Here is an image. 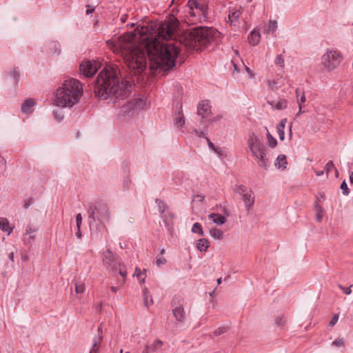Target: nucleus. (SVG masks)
I'll return each mask as SVG.
<instances>
[{
	"instance_id": "1",
	"label": "nucleus",
	"mask_w": 353,
	"mask_h": 353,
	"mask_svg": "<svg viewBox=\"0 0 353 353\" xmlns=\"http://www.w3.org/2000/svg\"><path fill=\"white\" fill-rule=\"evenodd\" d=\"M179 21L170 17L168 20L150 26L137 27L134 32L114 37L106 41L109 49L121 55L125 65L134 74H141L146 68V57L152 74L168 71L176 64L179 49L175 38Z\"/></svg>"
},
{
	"instance_id": "2",
	"label": "nucleus",
	"mask_w": 353,
	"mask_h": 353,
	"mask_svg": "<svg viewBox=\"0 0 353 353\" xmlns=\"http://www.w3.org/2000/svg\"><path fill=\"white\" fill-rule=\"evenodd\" d=\"M133 79H123L120 82L116 72L112 68H105L98 74L94 84V93L99 98L116 100L127 98L130 94Z\"/></svg>"
},
{
	"instance_id": "3",
	"label": "nucleus",
	"mask_w": 353,
	"mask_h": 353,
	"mask_svg": "<svg viewBox=\"0 0 353 353\" xmlns=\"http://www.w3.org/2000/svg\"><path fill=\"white\" fill-rule=\"evenodd\" d=\"M218 34L212 28L199 27L185 32L179 37V42L188 50H198L212 42Z\"/></svg>"
},
{
	"instance_id": "4",
	"label": "nucleus",
	"mask_w": 353,
	"mask_h": 353,
	"mask_svg": "<svg viewBox=\"0 0 353 353\" xmlns=\"http://www.w3.org/2000/svg\"><path fill=\"white\" fill-rule=\"evenodd\" d=\"M83 93V85L75 79L64 81L56 92L55 104L57 106L71 108L80 99Z\"/></svg>"
},
{
	"instance_id": "5",
	"label": "nucleus",
	"mask_w": 353,
	"mask_h": 353,
	"mask_svg": "<svg viewBox=\"0 0 353 353\" xmlns=\"http://www.w3.org/2000/svg\"><path fill=\"white\" fill-rule=\"evenodd\" d=\"M248 145L252 156L257 161L258 165L264 169H268L270 162L266 157V147L261 139L253 132L250 134Z\"/></svg>"
},
{
	"instance_id": "6",
	"label": "nucleus",
	"mask_w": 353,
	"mask_h": 353,
	"mask_svg": "<svg viewBox=\"0 0 353 353\" xmlns=\"http://www.w3.org/2000/svg\"><path fill=\"white\" fill-rule=\"evenodd\" d=\"M188 13L192 18V23L203 22L207 19L208 7L201 0H188Z\"/></svg>"
},
{
	"instance_id": "7",
	"label": "nucleus",
	"mask_w": 353,
	"mask_h": 353,
	"mask_svg": "<svg viewBox=\"0 0 353 353\" xmlns=\"http://www.w3.org/2000/svg\"><path fill=\"white\" fill-rule=\"evenodd\" d=\"M343 56L339 50L327 49L321 57V65L328 72L336 69L341 63Z\"/></svg>"
},
{
	"instance_id": "8",
	"label": "nucleus",
	"mask_w": 353,
	"mask_h": 353,
	"mask_svg": "<svg viewBox=\"0 0 353 353\" xmlns=\"http://www.w3.org/2000/svg\"><path fill=\"white\" fill-rule=\"evenodd\" d=\"M88 214L90 223L95 222L98 220L102 222L103 220L108 221L110 219V213L107 205L102 202L96 203L94 205L90 206L88 209Z\"/></svg>"
},
{
	"instance_id": "9",
	"label": "nucleus",
	"mask_w": 353,
	"mask_h": 353,
	"mask_svg": "<svg viewBox=\"0 0 353 353\" xmlns=\"http://www.w3.org/2000/svg\"><path fill=\"white\" fill-rule=\"evenodd\" d=\"M145 101L143 98L134 99L121 108V114L123 116H133L137 112L143 109Z\"/></svg>"
},
{
	"instance_id": "10",
	"label": "nucleus",
	"mask_w": 353,
	"mask_h": 353,
	"mask_svg": "<svg viewBox=\"0 0 353 353\" xmlns=\"http://www.w3.org/2000/svg\"><path fill=\"white\" fill-rule=\"evenodd\" d=\"M101 259L103 265L113 274L117 272L118 266H122L121 263L118 259L117 255L111 252L109 249L102 252Z\"/></svg>"
},
{
	"instance_id": "11",
	"label": "nucleus",
	"mask_w": 353,
	"mask_h": 353,
	"mask_svg": "<svg viewBox=\"0 0 353 353\" xmlns=\"http://www.w3.org/2000/svg\"><path fill=\"white\" fill-rule=\"evenodd\" d=\"M234 190L241 195L246 210L250 212L252 209L255 201L254 192L251 190H248L243 185H236Z\"/></svg>"
},
{
	"instance_id": "12",
	"label": "nucleus",
	"mask_w": 353,
	"mask_h": 353,
	"mask_svg": "<svg viewBox=\"0 0 353 353\" xmlns=\"http://www.w3.org/2000/svg\"><path fill=\"white\" fill-rule=\"evenodd\" d=\"M173 316L176 321L183 323L185 321L186 314L183 307V300L179 296H174L171 302Z\"/></svg>"
},
{
	"instance_id": "13",
	"label": "nucleus",
	"mask_w": 353,
	"mask_h": 353,
	"mask_svg": "<svg viewBox=\"0 0 353 353\" xmlns=\"http://www.w3.org/2000/svg\"><path fill=\"white\" fill-rule=\"evenodd\" d=\"M80 71L85 77H91L97 72V68L96 64L87 61L80 65Z\"/></svg>"
},
{
	"instance_id": "14",
	"label": "nucleus",
	"mask_w": 353,
	"mask_h": 353,
	"mask_svg": "<svg viewBox=\"0 0 353 353\" xmlns=\"http://www.w3.org/2000/svg\"><path fill=\"white\" fill-rule=\"evenodd\" d=\"M197 114L202 117V119L211 114V106L208 101H202L198 104Z\"/></svg>"
},
{
	"instance_id": "15",
	"label": "nucleus",
	"mask_w": 353,
	"mask_h": 353,
	"mask_svg": "<svg viewBox=\"0 0 353 353\" xmlns=\"http://www.w3.org/2000/svg\"><path fill=\"white\" fill-rule=\"evenodd\" d=\"M36 102L32 99H26L21 105V112L23 114H30L32 112V108L35 105Z\"/></svg>"
},
{
	"instance_id": "16",
	"label": "nucleus",
	"mask_w": 353,
	"mask_h": 353,
	"mask_svg": "<svg viewBox=\"0 0 353 353\" xmlns=\"http://www.w3.org/2000/svg\"><path fill=\"white\" fill-rule=\"evenodd\" d=\"M260 39V32L259 30L256 29H254L250 32V36L248 37L249 43L253 46H256L259 43Z\"/></svg>"
},
{
	"instance_id": "17",
	"label": "nucleus",
	"mask_w": 353,
	"mask_h": 353,
	"mask_svg": "<svg viewBox=\"0 0 353 353\" xmlns=\"http://www.w3.org/2000/svg\"><path fill=\"white\" fill-rule=\"evenodd\" d=\"M208 218L217 225H223L225 223L226 219L220 214L212 213L208 215Z\"/></svg>"
},
{
	"instance_id": "18",
	"label": "nucleus",
	"mask_w": 353,
	"mask_h": 353,
	"mask_svg": "<svg viewBox=\"0 0 353 353\" xmlns=\"http://www.w3.org/2000/svg\"><path fill=\"white\" fill-rule=\"evenodd\" d=\"M210 246V242L206 239H200L197 241L196 248L201 252H205Z\"/></svg>"
},
{
	"instance_id": "19",
	"label": "nucleus",
	"mask_w": 353,
	"mask_h": 353,
	"mask_svg": "<svg viewBox=\"0 0 353 353\" xmlns=\"http://www.w3.org/2000/svg\"><path fill=\"white\" fill-rule=\"evenodd\" d=\"M0 228L3 232H6L8 235H10L13 230L12 228L10 226L8 220L3 217L0 218Z\"/></svg>"
},
{
	"instance_id": "20",
	"label": "nucleus",
	"mask_w": 353,
	"mask_h": 353,
	"mask_svg": "<svg viewBox=\"0 0 353 353\" xmlns=\"http://www.w3.org/2000/svg\"><path fill=\"white\" fill-rule=\"evenodd\" d=\"M102 339L103 336H101L100 334H97V336H94L93 339V345L90 351V353H98L99 350V345Z\"/></svg>"
},
{
	"instance_id": "21",
	"label": "nucleus",
	"mask_w": 353,
	"mask_h": 353,
	"mask_svg": "<svg viewBox=\"0 0 353 353\" xmlns=\"http://www.w3.org/2000/svg\"><path fill=\"white\" fill-rule=\"evenodd\" d=\"M156 203L158 205L159 211L160 212V214L161 217L164 219V221H166L167 220V214L165 213L167 205L164 202H163L160 199H156Z\"/></svg>"
},
{
	"instance_id": "22",
	"label": "nucleus",
	"mask_w": 353,
	"mask_h": 353,
	"mask_svg": "<svg viewBox=\"0 0 353 353\" xmlns=\"http://www.w3.org/2000/svg\"><path fill=\"white\" fill-rule=\"evenodd\" d=\"M143 296L144 305L147 307H149L150 305H152L154 303L152 297L150 295V292L148 291V290L146 288H145L143 290Z\"/></svg>"
},
{
	"instance_id": "23",
	"label": "nucleus",
	"mask_w": 353,
	"mask_h": 353,
	"mask_svg": "<svg viewBox=\"0 0 353 353\" xmlns=\"http://www.w3.org/2000/svg\"><path fill=\"white\" fill-rule=\"evenodd\" d=\"M286 122H287V119H283L276 127L279 137L280 140H281V141H283L285 139L284 129L285 127Z\"/></svg>"
},
{
	"instance_id": "24",
	"label": "nucleus",
	"mask_w": 353,
	"mask_h": 353,
	"mask_svg": "<svg viewBox=\"0 0 353 353\" xmlns=\"http://www.w3.org/2000/svg\"><path fill=\"white\" fill-rule=\"evenodd\" d=\"M268 103L270 105H272V108L276 110H283L286 108L288 106V101L285 99H280L276 103H274V101Z\"/></svg>"
},
{
	"instance_id": "25",
	"label": "nucleus",
	"mask_w": 353,
	"mask_h": 353,
	"mask_svg": "<svg viewBox=\"0 0 353 353\" xmlns=\"http://www.w3.org/2000/svg\"><path fill=\"white\" fill-rule=\"evenodd\" d=\"M287 165L286 156L284 154H280L278 156L276 159V162L275 163V166L278 168H285Z\"/></svg>"
},
{
	"instance_id": "26",
	"label": "nucleus",
	"mask_w": 353,
	"mask_h": 353,
	"mask_svg": "<svg viewBox=\"0 0 353 353\" xmlns=\"http://www.w3.org/2000/svg\"><path fill=\"white\" fill-rule=\"evenodd\" d=\"M210 234L214 239L221 240L223 237V231L218 228H212L210 231Z\"/></svg>"
},
{
	"instance_id": "27",
	"label": "nucleus",
	"mask_w": 353,
	"mask_h": 353,
	"mask_svg": "<svg viewBox=\"0 0 353 353\" xmlns=\"http://www.w3.org/2000/svg\"><path fill=\"white\" fill-rule=\"evenodd\" d=\"M299 89H296V95L298 99L297 101H298L299 108V111L298 114H296V116L299 115L302 112V111H301L302 103H305L306 101V98H305L304 92H303L302 95L301 96L300 99H299Z\"/></svg>"
},
{
	"instance_id": "28",
	"label": "nucleus",
	"mask_w": 353,
	"mask_h": 353,
	"mask_svg": "<svg viewBox=\"0 0 353 353\" xmlns=\"http://www.w3.org/2000/svg\"><path fill=\"white\" fill-rule=\"evenodd\" d=\"M314 210L316 212V220L318 222H321L323 216V210L317 202L314 204Z\"/></svg>"
},
{
	"instance_id": "29",
	"label": "nucleus",
	"mask_w": 353,
	"mask_h": 353,
	"mask_svg": "<svg viewBox=\"0 0 353 353\" xmlns=\"http://www.w3.org/2000/svg\"><path fill=\"white\" fill-rule=\"evenodd\" d=\"M241 15L240 10H235L232 12V13H230L228 15V21L231 24L234 23L236 21H238L239 17Z\"/></svg>"
},
{
	"instance_id": "30",
	"label": "nucleus",
	"mask_w": 353,
	"mask_h": 353,
	"mask_svg": "<svg viewBox=\"0 0 353 353\" xmlns=\"http://www.w3.org/2000/svg\"><path fill=\"white\" fill-rule=\"evenodd\" d=\"M277 29V21L276 20H270L268 27L265 30L267 34L273 33Z\"/></svg>"
},
{
	"instance_id": "31",
	"label": "nucleus",
	"mask_w": 353,
	"mask_h": 353,
	"mask_svg": "<svg viewBox=\"0 0 353 353\" xmlns=\"http://www.w3.org/2000/svg\"><path fill=\"white\" fill-rule=\"evenodd\" d=\"M185 124V118L181 112H178L176 118L175 125L177 128H181Z\"/></svg>"
},
{
	"instance_id": "32",
	"label": "nucleus",
	"mask_w": 353,
	"mask_h": 353,
	"mask_svg": "<svg viewBox=\"0 0 353 353\" xmlns=\"http://www.w3.org/2000/svg\"><path fill=\"white\" fill-rule=\"evenodd\" d=\"M192 232L193 233L199 234L201 236L203 235V228L199 223H195L193 224Z\"/></svg>"
},
{
	"instance_id": "33",
	"label": "nucleus",
	"mask_w": 353,
	"mask_h": 353,
	"mask_svg": "<svg viewBox=\"0 0 353 353\" xmlns=\"http://www.w3.org/2000/svg\"><path fill=\"white\" fill-rule=\"evenodd\" d=\"M162 345L163 342L159 339H157L150 345V348H151L152 352H155L160 349Z\"/></svg>"
},
{
	"instance_id": "34",
	"label": "nucleus",
	"mask_w": 353,
	"mask_h": 353,
	"mask_svg": "<svg viewBox=\"0 0 353 353\" xmlns=\"http://www.w3.org/2000/svg\"><path fill=\"white\" fill-rule=\"evenodd\" d=\"M267 139H268L270 147L274 148L276 146L277 141L271 135V134L268 131L267 133Z\"/></svg>"
},
{
	"instance_id": "35",
	"label": "nucleus",
	"mask_w": 353,
	"mask_h": 353,
	"mask_svg": "<svg viewBox=\"0 0 353 353\" xmlns=\"http://www.w3.org/2000/svg\"><path fill=\"white\" fill-rule=\"evenodd\" d=\"M353 287V283L348 288L343 287L341 284H338V288L343 292L346 295H350L352 293L351 288Z\"/></svg>"
},
{
	"instance_id": "36",
	"label": "nucleus",
	"mask_w": 353,
	"mask_h": 353,
	"mask_svg": "<svg viewBox=\"0 0 353 353\" xmlns=\"http://www.w3.org/2000/svg\"><path fill=\"white\" fill-rule=\"evenodd\" d=\"M85 290V285L82 283H75V291L77 294L83 293Z\"/></svg>"
},
{
	"instance_id": "37",
	"label": "nucleus",
	"mask_w": 353,
	"mask_h": 353,
	"mask_svg": "<svg viewBox=\"0 0 353 353\" xmlns=\"http://www.w3.org/2000/svg\"><path fill=\"white\" fill-rule=\"evenodd\" d=\"M340 188L341 189L342 192L344 195L347 196L349 194L350 190H349L347 185L345 181H343L342 183L341 184Z\"/></svg>"
},
{
	"instance_id": "38",
	"label": "nucleus",
	"mask_w": 353,
	"mask_h": 353,
	"mask_svg": "<svg viewBox=\"0 0 353 353\" xmlns=\"http://www.w3.org/2000/svg\"><path fill=\"white\" fill-rule=\"evenodd\" d=\"M275 64L281 68L284 67V59L281 54L277 55L275 59Z\"/></svg>"
},
{
	"instance_id": "39",
	"label": "nucleus",
	"mask_w": 353,
	"mask_h": 353,
	"mask_svg": "<svg viewBox=\"0 0 353 353\" xmlns=\"http://www.w3.org/2000/svg\"><path fill=\"white\" fill-rule=\"evenodd\" d=\"M228 328L226 327H219L218 329L214 331V334L215 336H219L227 332Z\"/></svg>"
},
{
	"instance_id": "40",
	"label": "nucleus",
	"mask_w": 353,
	"mask_h": 353,
	"mask_svg": "<svg viewBox=\"0 0 353 353\" xmlns=\"http://www.w3.org/2000/svg\"><path fill=\"white\" fill-rule=\"evenodd\" d=\"M119 274L123 277L121 283L123 284L125 281V277L127 276V272L121 268V266H118Z\"/></svg>"
},
{
	"instance_id": "41",
	"label": "nucleus",
	"mask_w": 353,
	"mask_h": 353,
	"mask_svg": "<svg viewBox=\"0 0 353 353\" xmlns=\"http://www.w3.org/2000/svg\"><path fill=\"white\" fill-rule=\"evenodd\" d=\"M275 323L279 326H282L285 324V321L283 316H278L276 318Z\"/></svg>"
},
{
	"instance_id": "42",
	"label": "nucleus",
	"mask_w": 353,
	"mask_h": 353,
	"mask_svg": "<svg viewBox=\"0 0 353 353\" xmlns=\"http://www.w3.org/2000/svg\"><path fill=\"white\" fill-rule=\"evenodd\" d=\"M332 168H334V163L332 161H330L329 162L327 163V164L325 166V170L326 172L327 176L330 172Z\"/></svg>"
},
{
	"instance_id": "43",
	"label": "nucleus",
	"mask_w": 353,
	"mask_h": 353,
	"mask_svg": "<svg viewBox=\"0 0 353 353\" xmlns=\"http://www.w3.org/2000/svg\"><path fill=\"white\" fill-rule=\"evenodd\" d=\"M54 116L55 117V119L58 121H61L63 120V114L61 111H54Z\"/></svg>"
},
{
	"instance_id": "44",
	"label": "nucleus",
	"mask_w": 353,
	"mask_h": 353,
	"mask_svg": "<svg viewBox=\"0 0 353 353\" xmlns=\"http://www.w3.org/2000/svg\"><path fill=\"white\" fill-rule=\"evenodd\" d=\"M332 345L337 347H342L344 345V341L343 339L339 338L332 342Z\"/></svg>"
},
{
	"instance_id": "45",
	"label": "nucleus",
	"mask_w": 353,
	"mask_h": 353,
	"mask_svg": "<svg viewBox=\"0 0 353 353\" xmlns=\"http://www.w3.org/2000/svg\"><path fill=\"white\" fill-rule=\"evenodd\" d=\"M207 142H208V146L212 149L217 154H219L217 148L214 146V145L211 142V141L210 140V139L208 137H205Z\"/></svg>"
},
{
	"instance_id": "46",
	"label": "nucleus",
	"mask_w": 353,
	"mask_h": 353,
	"mask_svg": "<svg viewBox=\"0 0 353 353\" xmlns=\"http://www.w3.org/2000/svg\"><path fill=\"white\" fill-rule=\"evenodd\" d=\"M338 320H339V314H335L332 316L331 321H330V323H329L330 326H331V327L334 326L336 324Z\"/></svg>"
},
{
	"instance_id": "47",
	"label": "nucleus",
	"mask_w": 353,
	"mask_h": 353,
	"mask_svg": "<svg viewBox=\"0 0 353 353\" xmlns=\"http://www.w3.org/2000/svg\"><path fill=\"white\" fill-rule=\"evenodd\" d=\"M33 203V199L30 198L23 201V207L26 209L28 208Z\"/></svg>"
},
{
	"instance_id": "48",
	"label": "nucleus",
	"mask_w": 353,
	"mask_h": 353,
	"mask_svg": "<svg viewBox=\"0 0 353 353\" xmlns=\"http://www.w3.org/2000/svg\"><path fill=\"white\" fill-rule=\"evenodd\" d=\"M82 222V216L81 214H78L76 216V223H77V227L78 229L81 228V225Z\"/></svg>"
},
{
	"instance_id": "49",
	"label": "nucleus",
	"mask_w": 353,
	"mask_h": 353,
	"mask_svg": "<svg viewBox=\"0 0 353 353\" xmlns=\"http://www.w3.org/2000/svg\"><path fill=\"white\" fill-rule=\"evenodd\" d=\"M268 85L271 87L272 90H277L279 86L277 85V82L274 80H270L268 81Z\"/></svg>"
},
{
	"instance_id": "50",
	"label": "nucleus",
	"mask_w": 353,
	"mask_h": 353,
	"mask_svg": "<svg viewBox=\"0 0 353 353\" xmlns=\"http://www.w3.org/2000/svg\"><path fill=\"white\" fill-rule=\"evenodd\" d=\"M166 259L164 257H161L157 259V265L158 266H161L162 265L165 264Z\"/></svg>"
},
{
	"instance_id": "51",
	"label": "nucleus",
	"mask_w": 353,
	"mask_h": 353,
	"mask_svg": "<svg viewBox=\"0 0 353 353\" xmlns=\"http://www.w3.org/2000/svg\"><path fill=\"white\" fill-rule=\"evenodd\" d=\"M37 230L35 228H32L30 225L28 226L26 230V235L31 234L34 233Z\"/></svg>"
},
{
	"instance_id": "52",
	"label": "nucleus",
	"mask_w": 353,
	"mask_h": 353,
	"mask_svg": "<svg viewBox=\"0 0 353 353\" xmlns=\"http://www.w3.org/2000/svg\"><path fill=\"white\" fill-rule=\"evenodd\" d=\"M221 119H222V116L221 115H216V117H214L211 118L210 119V122L211 123H213L214 122H216V121L221 120Z\"/></svg>"
},
{
	"instance_id": "53",
	"label": "nucleus",
	"mask_w": 353,
	"mask_h": 353,
	"mask_svg": "<svg viewBox=\"0 0 353 353\" xmlns=\"http://www.w3.org/2000/svg\"><path fill=\"white\" fill-rule=\"evenodd\" d=\"M94 11V8L92 7V6H87V10H86V14H92L93 13V12Z\"/></svg>"
},
{
	"instance_id": "54",
	"label": "nucleus",
	"mask_w": 353,
	"mask_h": 353,
	"mask_svg": "<svg viewBox=\"0 0 353 353\" xmlns=\"http://www.w3.org/2000/svg\"><path fill=\"white\" fill-rule=\"evenodd\" d=\"M141 274H142V272H141V270L137 268L135 269V271H134V273L133 276H137L138 278H140Z\"/></svg>"
},
{
	"instance_id": "55",
	"label": "nucleus",
	"mask_w": 353,
	"mask_h": 353,
	"mask_svg": "<svg viewBox=\"0 0 353 353\" xmlns=\"http://www.w3.org/2000/svg\"><path fill=\"white\" fill-rule=\"evenodd\" d=\"M174 217V214L173 212H168L167 214V220L165 222H168L169 221H172Z\"/></svg>"
},
{
	"instance_id": "56",
	"label": "nucleus",
	"mask_w": 353,
	"mask_h": 353,
	"mask_svg": "<svg viewBox=\"0 0 353 353\" xmlns=\"http://www.w3.org/2000/svg\"><path fill=\"white\" fill-rule=\"evenodd\" d=\"M194 131L196 135L198 136L199 137H205V134L203 131H199L196 129H194Z\"/></svg>"
},
{
	"instance_id": "57",
	"label": "nucleus",
	"mask_w": 353,
	"mask_h": 353,
	"mask_svg": "<svg viewBox=\"0 0 353 353\" xmlns=\"http://www.w3.org/2000/svg\"><path fill=\"white\" fill-rule=\"evenodd\" d=\"M151 352H152L151 350V348H150V346L146 345L143 351V353H151Z\"/></svg>"
},
{
	"instance_id": "58",
	"label": "nucleus",
	"mask_w": 353,
	"mask_h": 353,
	"mask_svg": "<svg viewBox=\"0 0 353 353\" xmlns=\"http://www.w3.org/2000/svg\"><path fill=\"white\" fill-rule=\"evenodd\" d=\"M34 240V235H30L28 239H27V243H31Z\"/></svg>"
},
{
	"instance_id": "59",
	"label": "nucleus",
	"mask_w": 353,
	"mask_h": 353,
	"mask_svg": "<svg viewBox=\"0 0 353 353\" xmlns=\"http://www.w3.org/2000/svg\"><path fill=\"white\" fill-rule=\"evenodd\" d=\"M244 66H245V68L246 71L250 74V77L251 78L253 77H254V74L252 73L251 70L248 67H247L246 65H244Z\"/></svg>"
},
{
	"instance_id": "60",
	"label": "nucleus",
	"mask_w": 353,
	"mask_h": 353,
	"mask_svg": "<svg viewBox=\"0 0 353 353\" xmlns=\"http://www.w3.org/2000/svg\"><path fill=\"white\" fill-rule=\"evenodd\" d=\"M14 252H13V251H11V252L9 253V254H8V257H9V259H10L12 262H14Z\"/></svg>"
},
{
	"instance_id": "61",
	"label": "nucleus",
	"mask_w": 353,
	"mask_h": 353,
	"mask_svg": "<svg viewBox=\"0 0 353 353\" xmlns=\"http://www.w3.org/2000/svg\"><path fill=\"white\" fill-rule=\"evenodd\" d=\"M14 78L16 81H17L19 78V72H17V71H14Z\"/></svg>"
},
{
	"instance_id": "62",
	"label": "nucleus",
	"mask_w": 353,
	"mask_h": 353,
	"mask_svg": "<svg viewBox=\"0 0 353 353\" xmlns=\"http://www.w3.org/2000/svg\"><path fill=\"white\" fill-rule=\"evenodd\" d=\"M196 197L199 198L200 201H203L204 199H205V196L203 195H201V194H197L196 196Z\"/></svg>"
},
{
	"instance_id": "63",
	"label": "nucleus",
	"mask_w": 353,
	"mask_h": 353,
	"mask_svg": "<svg viewBox=\"0 0 353 353\" xmlns=\"http://www.w3.org/2000/svg\"><path fill=\"white\" fill-rule=\"evenodd\" d=\"M98 334H100L101 336H102V324H101L99 327H98Z\"/></svg>"
},
{
	"instance_id": "64",
	"label": "nucleus",
	"mask_w": 353,
	"mask_h": 353,
	"mask_svg": "<svg viewBox=\"0 0 353 353\" xmlns=\"http://www.w3.org/2000/svg\"><path fill=\"white\" fill-rule=\"evenodd\" d=\"M350 181L351 184H353V171L350 174Z\"/></svg>"
}]
</instances>
